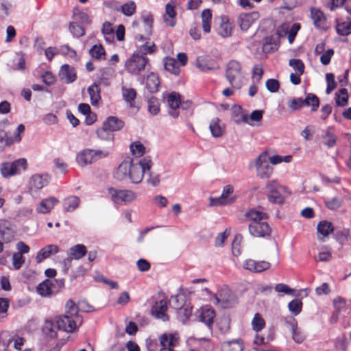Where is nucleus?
Instances as JSON below:
<instances>
[{
	"mask_svg": "<svg viewBox=\"0 0 351 351\" xmlns=\"http://www.w3.org/2000/svg\"><path fill=\"white\" fill-rule=\"evenodd\" d=\"M226 76L233 88H240L243 78L241 64L236 60L230 61L227 64Z\"/></svg>",
	"mask_w": 351,
	"mask_h": 351,
	"instance_id": "nucleus-3",
	"label": "nucleus"
},
{
	"mask_svg": "<svg viewBox=\"0 0 351 351\" xmlns=\"http://www.w3.org/2000/svg\"><path fill=\"white\" fill-rule=\"evenodd\" d=\"M202 28L204 32H210V22L212 19V13L209 9H205L202 12Z\"/></svg>",
	"mask_w": 351,
	"mask_h": 351,
	"instance_id": "nucleus-39",
	"label": "nucleus"
},
{
	"mask_svg": "<svg viewBox=\"0 0 351 351\" xmlns=\"http://www.w3.org/2000/svg\"><path fill=\"white\" fill-rule=\"evenodd\" d=\"M245 218L250 222H261L268 218L267 213L254 208L250 209L245 215Z\"/></svg>",
	"mask_w": 351,
	"mask_h": 351,
	"instance_id": "nucleus-26",
	"label": "nucleus"
},
{
	"mask_svg": "<svg viewBox=\"0 0 351 351\" xmlns=\"http://www.w3.org/2000/svg\"><path fill=\"white\" fill-rule=\"evenodd\" d=\"M285 190L286 189H278L273 191L271 193L268 195V199L274 204H282L284 202V197L281 193Z\"/></svg>",
	"mask_w": 351,
	"mask_h": 351,
	"instance_id": "nucleus-53",
	"label": "nucleus"
},
{
	"mask_svg": "<svg viewBox=\"0 0 351 351\" xmlns=\"http://www.w3.org/2000/svg\"><path fill=\"white\" fill-rule=\"evenodd\" d=\"M9 303L10 300L8 298H0V319L6 317L9 308Z\"/></svg>",
	"mask_w": 351,
	"mask_h": 351,
	"instance_id": "nucleus-62",
	"label": "nucleus"
},
{
	"mask_svg": "<svg viewBox=\"0 0 351 351\" xmlns=\"http://www.w3.org/2000/svg\"><path fill=\"white\" fill-rule=\"evenodd\" d=\"M196 66L202 72H208L219 68L217 62L207 56L198 57L196 60Z\"/></svg>",
	"mask_w": 351,
	"mask_h": 351,
	"instance_id": "nucleus-17",
	"label": "nucleus"
},
{
	"mask_svg": "<svg viewBox=\"0 0 351 351\" xmlns=\"http://www.w3.org/2000/svg\"><path fill=\"white\" fill-rule=\"evenodd\" d=\"M69 30L73 36L77 38L82 37L85 34L84 28L75 21L71 22L69 23Z\"/></svg>",
	"mask_w": 351,
	"mask_h": 351,
	"instance_id": "nucleus-49",
	"label": "nucleus"
},
{
	"mask_svg": "<svg viewBox=\"0 0 351 351\" xmlns=\"http://www.w3.org/2000/svg\"><path fill=\"white\" fill-rule=\"evenodd\" d=\"M80 199L77 196H70L64 200L63 206L64 211L71 212L75 210L80 204Z\"/></svg>",
	"mask_w": 351,
	"mask_h": 351,
	"instance_id": "nucleus-38",
	"label": "nucleus"
},
{
	"mask_svg": "<svg viewBox=\"0 0 351 351\" xmlns=\"http://www.w3.org/2000/svg\"><path fill=\"white\" fill-rule=\"evenodd\" d=\"M220 120L219 118H214L210 123V130L212 135L214 137H219L222 136L223 130L219 124Z\"/></svg>",
	"mask_w": 351,
	"mask_h": 351,
	"instance_id": "nucleus-40",
	"label": "nucleus"
},
{
	"mask_svg": "<svg viewBox=\"0 0 351 351\" xmlns=\"http://www.w3.org/2000/svg\"><path fill=\"white\" fill-rule=\"evenodd\" d=\"M147 66H149V59L146 56H140L137 53H134L125 63L126 71L134 75H141Z\"/></svg>",
	"mask_w": 351,
	"mask_h": 351,
	"instance_id": "nucleus-2",
	"label": "nucleus"
},
{
	"mask_svg": "<svg viewBox=\"0 0 351 351\" xmlns=\"http://www.w3.org/2000/svg\"><path fill=\"white\" fill-rule=\"evenodd\" d=\"M55 322L58 329L62 330L67 332H73L77 327V319H74L71 315H60L56 318Z\"/></svg>",
	"mask_w": 351,
	"mask_h": 351,
	"instance_id": "nucleus-12",
	"label": "nucleus"
},
{
	"mask_svg": "<svg viewBox=\"0 0 351 351\" xmlns=\"http://www.w3.org/2000/svg\"><path fill=\"white\" fill-rule=\"evenodd\" d=\"M89 53L93 58L97 60L105 59V50L101 45H95L93 46L92 48L89 50Z\"/></svg>",
	"mask_w": 351,
	"mask_h": 351,
	"instance_id": "nucleus-46",
	"label": "nucleus"
},
{
	"mask_svg": "<svg viewBox=\"0 0 351 351\" xmlns=\"http://www.w3.org/2000/svg\"><path fill=\"white\" fill-rule=\"evenodd\" d=\"M238 111L241 112V116L239 117V114L237 113L235 116L237 119H234V121L237 123H240L241 122L247 123L250 125H252V123L249 121H261L263 119V110H256L252 112L250 117L247 114L242 113L241 108L239 107Z\"/></svg>",
	"mask_w": 351,
	"mask_h": 351,
	"instance_id": "nucleus-18",
	"label": "nucleus"
},
{
	"mask_svg": "<svg viewBox=\"0 0 351 351\" xmlns=\"http://www.w3.org/2000/svg\"><path fill=\"white\" fill-rule=\"evenodd\" d=\"M348 99V90L345 88H341L335 93V101L337 106H344L347 104Z\"/></svg>",
	"mask_w": 351,
	"mask_h": 351,
	"instance_id": "nucleus-44",
	"label": "nucleus"
},
{
	"mask_svg": "<svg viewBox=\"0 0 351 351\" xmlns=\"http://www.w3.org/2000/svg\"><path fill=\"white\" fill-rule=\"evenodd\" d=\"M88 93L90 95V99L93 106L97 105L101 100L100 88L97 83H94L88 88Z\"/></svg>",
	"mask_w": 351,
	"mask_h": 351,
	"instance_id": "nucleus-33",
	"label": "nucleus"
},
{
	"mask_svg": "<svg viewBox=\"0 0 351 351\" xmlns=\"http://www.w3.org/2000/svg\"><path fill=\"white\" fill-rule=\"evenodd\" d=\"M311 19L313 23L317 28L324 29L326 27V19L324 13L319 9L311 8Z\"/></svg>",
	"mask_w": 351,
	"mask_h": 351,
	"instance_id": "nucleus-25",
	"label": "nucleus"
},
{
	"mask_svg": "<svg viewBox=\"0 0 351 351\" xmlns=\"http://www.w3.org/2000/svg\"><path fill=\"white\" fill-rule=\"evenodd\" d=\"M319 99L313 93H308L305 99L294 98L288 101V106L293 110H299L303 106H311L312 111H316L319 108Z\"/></svg>",
	"mask_w": 351,
	"mask_h": 351,
	"instance_id": "nucleus-5",
	"label": "nucleus"
},
{
	"mask_svg": "<svg viewBox=\"0 0 351 351\" xmlns=\"http://www.w3.org/2000/svg\"><path fill=\"white\" fill-rule=\"evenodd\" d=\"M167 103L171 109H176L180 104V95L177 93H171L167 97Z\"/></svg>",
	"mask_w": 351,
	"mask_h": 351,
	"instance_id": "nucleus-52",
	"label": "nucleus"
},
{
	"mask_svg": "<svg viewBox=\"0 0 351 351\" xmlns=\"http://www.w3.org/2000/svg\"><path fill=\"white\" fill-rule=\"evenodd\" d=\"M160 343L159 351H174L173 348L179 343V338L176 335L163 334L160 337Z\"/></svg>",
	"mask_w": 351,
	"mask_h": 351,
	"instance_id": "nucleus-16",
	"label": "nucleus"
},
{
	"mask_svg": "<svg viewBox=\"0 0 351 351\" xmlns=\"http://www.w3.org/2000/svg\"><path fill=\"white\" fill-rule=\"evenodd\" d=\"M148 111L153 115L157 114L160 111V103L155 97H152L148 99Z\"/></svg>",
	"mask_w": 351,
	"mask_h": 351,
	"instance_id": "nucleus-54",
	"label": "nucleus"
},
{
	"mask_svg": "<svg viewBox=\"0 0 351 351\" xmlns=\"http://www.w3.org/2000/svg\"><path fill=\"white\" fill-rule=\"evenodd\" d=\"M258 18L259 14L257 12L243 13L240 14L238 23L243 31H247Z\"/></svg>",
	"mask_w": 351,
	"mask_h": 351,
	"instance_id": "nucleus-19",
	"label": "nucleus"
},
{
	"mask_svg": "<svg viewBox=\"0 0 351 351\" xmlns=\"http://www.w3.org/2000/svg\"><path fill=\"white\" fill-rule=\"evenodd\" d=\"M122 95L124 100L130 104V108H136L134 100L136 97V91L133 88L122 87Z\"/></svg>",
	"mask_w": 351,
	"mask_h": 351,
	"instance_id": "nucleus-31",
	"label": "nucleus"
},
{
	"mask_svg": "<svg viewBox=\"0 0 351 351\" xmlns=\"http://www.w3.org/2000/svg\"><path fill=\"white\" fill-rule=\"evenodd\" d=\"M167 300L165 298L156 301L151 310L152 314L164 322L169 320V316L166 313L167 311Z\"/></svg>",
	"mask_w": 351,
	"mask_h": 351,
	"instance_id": "nucleus-14",
	"label": "nucleus"
},
{
	"mask_svg": "<svg viewBox=\"0 0 351 351\" xmlns=\"http://www.w3.org/2000/svg\"><path fill=\"white\" fill-rule=\"evenodd\" d=\"M300 24L298 23H293L291 27L286 30V34L287 35L288 40L290 43H292L298 34V32L300 29Z\"/></svg>",
	"mask_w": 351,
	"mask_h": 351,
	"instance_id": "nucleus-56",
	"label": "nucleus"
},
{
	"mask_svg": "<svg viewBox=\"0 0 351 351\" xmlns=\"http://www.w3.org/2000/svg\"><path fill=\"white\" fill-rule=\"evenodd\" d=\"M288 307L293 315H297L302 311V302L300 300L294 299L289 303Z\"/></svg>",
	"mask_w": 351,
	"mask_h": 351,
	"instance_id": "nucleus-55",
	"label": "nucleus"
},
{
	"mask_svg": "<svg viewBox=\"0 0 351 351\" xmlns=\"http://www.w3.org/2000/svg\"><path fill=\"white\" fill-rule=\"evenodd\" d=\"M108 192L110 195L111 200L114 204L123 203L128 204L134 201L136 197V193L130 190H118L113 187L108 189Z\"/></svg>",
	"mask_w": 351,
	"mask_h": 351,
	"instance_id": "nucleus-8",
	"label": "nucleus"
},
{
	"mask_svg": "<svg viewBox=\"0 0 351 351\" xmlns=\"http://www.w3.org/2000/svg\"><path fill=\"white\" fill-rule=\"evenodd\" d=\"M178 315L182 317V322H186L192 315V308L189 305L184 304L178 309Z\"/></svg>",
	"mask_w": 351,
	"mask_h": 351,
	"instance_id": "nucleus-60",
	"label": "nucleus"
},
{
	"mask_svg": "<svg viewBox=\"0 0 351 351\" xmlns=\"http://www.w3.org/2000/svg\"><path fill=\"white\" fill-rule=\"evenodd\" d=\"M59 252V247L56 245L51 244L40 249L36 256V261L40 263L43 260L56 254Z\"/></svg>",
	"mask_w": 351,
	"mask_h": 351,
	"instance_id": "nucleus-22",
	"label": "nucleus"
},
{
	"mask_svg": "<svg viewBox=\"0 0 351 351\" xmlns=\"http://www.w3.org/2000/svg\"><path fill=\"white\" fill-rule=\"evenodd\" d=\"M103 125L110 131L115 132L123 128L124 122L117 117L110 116L104 122Z\"/></svg>",
	"mask_w": 351,
	"mask_h": 351,
	"instance_id": "nucleus-27",
	"label": "nucleus"
},
{
	"mask_svg": "<svg viewBox=\"0 0 351 351\" xmlns=\"http://www.w3.org/2000/svg\"><path fill=\"white\" fill-rule=\"evenodd\" d=\"M250 234L254 237L268 238L271 234V228L264 221L261 222H250L248 225Z\"/></svg>",
	"mask_w": 351,
	"mask_h": 351,
	"instance_id": "nucleus-10",
	"label": "nucleus"
},
{
	"mask_svg": "<svg viewBox=\"0 0 351 351\" xmlns=\"http://www.w3.org/2000/svg\"><path fill=\"white\" fill-rule=\"evenodd\" d=\"M49 182L47 176L34 175L29 182V188L32 190H39L47 186Z\"/></svg>",
	"mask_w": 351,
	"mask_h": 351,
	"instance_id": "nucleus-24",
	"label": "nucleus"
},
{
	"mask_svg": "<svg viewBox=\"0 0 351 351\" xmlns=\"http://www.w3.org/2000/svg\"><path fill=\"white\" fill-rule=\"evenodd\" d=\"M221 351H243V341L241 339L223 341L221 343Z\"/></svg>",
	"mask_w": 351,
	"mask_h": 351,
	"instance_id": "nucleus-23",
	"label": "nucleus"
},
{
	"mask_svg": "<svg viewBox=\"0 0 351 351\" xmlns=\"http://www.w3.org/2000/svg\"><path fill=\"white\" fill-rule=\"evenodd\" d=\"M97 136L104 141H108L112 142L114 140V134L112 131L108 128H105L104 125L97 130Z\"/></svg>",
	"mask_w": 351,
	"mask_h": 351,
	"instance_id": "nucleus-48",
	"label": "nucleus"
},
{
	"mask_svg": "<svg viewBox=\"0 0 351 351\" xmlns=\"http://www.w3.org/2000/svg\"><path fill=\"white\" fill-rule=\"evenodd\" d=\"M257 175L261 178H268L273 172V168L268 163V161L256 170Z\"/></svg>",
	"mask_w": 351,
	"mask_h": 351,
	"instance_id": "nucleus-50",
	"label": "nucleus"
},
{
	"mask_svg": "<svg viewBox=\"0 0 351 351\" xmlns=\"http://www.w3.org/2000/svg\"><path fill=\"white\" fill-rule=\"evenodd\" d=\"M336 30L338 34L347 36L351 34V21L337 22Z\"/></svg>",
	"mask_w": 351,
	"mask_h": 351,
	"instance_id": "nucleus-43",
	"label": "nucleus"
},
{
	"mask_svg": "<svg viewBox=\"0 0 351 351\" xmlns=\"http://www.w3.org/2000/svg\"><path fill=\"white\" fill-rule=\"evenodd\" d=\"M160 80L156 74L150 73L147 77L146 88L150 93H156L158 90Z\"/></svg>",
	"mask_w": 351,
	"mask_h": 351,
	"instance_id": "nucleus-30",
	"label": "nucleus"
},
{
	"mask_svg": "<svg viewBox=\"0 0 351 351\" xmlns=\"http://www.w3.org/2000/svg\"><path fill=\"white\" fill-rule=\"evenodd\" d=\"M252 325L253 329L255 331L258 332L264 328L265 323L264 319L260 316V315L258 313H256L255 314L252 321Z\"/></svg>",
	"mask_w": 351,
	"mask_h": 351,
	"instance_id": "nucleus-59",
	"label": "nucleus"
},
{
	"mask_svg": "<svg viewBox=\"0 0 351 351\" xmlns=\"http://www.w3.org/2000/svg\"><path fill=\"white\" fill-rule=\"evenodd\" d=\"M152 165V162L148 158H144L136 163H134L132 158H126L117 167L114 177L119 181L130 180L133 184H138L144 174L149 172Z\"/></svg>",
	"mask_w": 351,
	"mask_h": 351,
	"instance_id": "nucleus-1",
	"label": "nucleus"
},
{
	"mask_svg": "<svg viewBox=\"0 0 351 351\" xmlns=\"http://www.w3.org/2000/svg\"><path fill=\"white\" fill-rule=\"evenodd\" d=\"M87 253L86 247L83 244H77L69 249V255L71 258L79 260L84 257Z\"/></svg>",
	"mask_w": 351,
	"mask_h": 351,
	"instance_id": "nucleus-32",
	"label": "nucleus"
},
{
	"mask_svg": "<svg viewBox=\"0 0 351 351\" xmlns=\"http://www.w3.org/2000/svg\"><path fill=\"white\" fill-rule=\"evenodd\" d=\"M218 34L223 38L229 37L232 34L231 24L228 22H222L218 29Z\"/></svg>",
	"mask_w": 351,
	"mask_h": 351,
	"instance_id": "nucleus-58",
	"label": "nucleus"
},
{
	"mask_svg": "<svg viewBox=\"0 0 351 351\" xmlns=\"http://www.w3.org/2000/svg\"><path fill=\"white\" fill-rule=\"evenodd\" d=\"M59 77L66 84L73 82L77 77L74 67L69 64L62 65L59 71Z\"/></svg>",
	"mask_w": 351,
	"mask_h": 351,
	"instance_id": "nucleus-21",
	"label": "nucleus"
},
{
	"mask_svg": "<svg viewBox=\"0 0 351 351\" xmlns=\"http://www.w3.org/2000/svg\"><path fill=\"white\" fill-rule=\"evenodd\" d=\"M289 64L291 66L295 73L302 75L304 72V64L303 62L300 59H290Z\"/></svg>",
	"mask_w": 351,
	"mask_h": 351,
	"instance_id": "nucleus-51",
	"label": "nucleus"
},
{
	"mask_svg": "<svg viewBox=\"0 0 351 351\" xmlns=\"http://www.w3.org/2000/svg\"><path fill=\"white\" fill-rule=\"evenodd\" d=\"M15 230L7 220H0V238L5 242H10L14 237Z\"/></svg>",
	"mask_w": 351,
	"mask_h": 351,
	"instance_id": "nucleus-20",
	"label": "nucleus"
},
{
	"mask_svg": "<svg viewBox=\"0 0 351 351\" xmlns=\"http://www.w3.org/2000/svg\"><path fill=\"white\" fill-rule=\"evenodd\" d=\"M25 259L21 253H14L12 256V264L16 269H19L24 263Z\"/></svg>",
	"mask_w": 351,
	"mask_h": 351,
	"instance_id": "nucleus-64",
	"label": "nucleus"
},
{
	"mask_svg": "<svg viewBox=\"0 0 351 351\" xmlns=\"http://www.w3.org/2000/svg\"><path fill=\"white\" fill-rule=\"evenodd\" d=\"M176 12L175 6L171 3H168L165 6V14H164V22L170 27L176 25Z\"/></svg>",
	"mask_w": 351,
	"mask_h": 351,
	"instance_id": "nucleus-29",
	"label": "nucleus"
},
{
	"mask_svg": "<svg viewBox=\"0 0 351 351\" xmlns=\"http://www.w3.org/2000/svg\"><path fill=\"white\" fill-rule=\"evenodd\" d=\"M343 201L341 199L335 197L331 200L325 201L326 206L330 210H335L340 208L342 205Z\"/></svg>",
	"mask_w": 351,
	"mask_h": 351,
	"instance_id": "nucleus-63",
	"label": "nucleus"
},
{
	"mask_svg": "<svg viewBox=\"0 0 351 351\" xmlns=\"http://www.w3.org/2000/svg\"><path fill=\"white\" fill-rule=\"evenodd\" d=\"M285 322L287 327L291 331L293 341L298 343H302L304 339V335L298 328L295 319L289 316L285 319Z\"/></svg>",
	"mask_w": 351,
	"mask_h": 351,
	"instance_id": "nucleus-15",
	"label": "nucleus"
},
{
	"mask_svg": "<svg viewBox=\"0 0 351 351\" xmlns=\"http://www.w3.org/2000/svg\"><path fill=\"white\" fill-rule=\"evenodd\" d=\"M156 49L157 47L153 42H146L145 44L140 45L134 53H137L140 56H145L147 54L155 53Z\"/></svg>",
	"mask_w": 351,
	"mask_h": 351,
	"instance_id": "nucleus-37",
	"label": "nucleus"
},
{
	"mask_svg": "<svg viewBox=\"0 0 351 351\" xmlns=\"http://www.w3.org/2000/svg\"><path fill=\"white\" fill-rule=\"evenodd\" d=\"M165 69L174 75L180 73V68L173 58H167L165 61Z\"/></svg>",
	"mask_w": 351,
	"mask_h": 351,
	"instance_id": "nucleus-47",
	"label": "nucleus"
},
{
	"mask_svg": "<svg viewBox=\"0 0 351 351\" xmlns=\"http://www.w3.org/2000/svg\"><path fill=\"white\" fill-rule=\"evenodd\" d=\"M145 147L139 141L132 143L130 145V150L132 153L137 157H141L145 154Z\"/></svg>",
	"mask_w": 351,
	"mask_h": 351,
	"instance_id": "nucleus-57",
	"label": "nucleus"
},
{
	"mask_svg": "<svg viewBox=\"0 0 351 351\" xmlns=\"http://www.w3.org/2000/svg\"><path fill=\"white\" fill-rule=\"evenodd\" d=\"M136 9V5L134 1H129L128 2L123 4L120 9H117V10H121V12L127 16H131L133 15Z\"/></svg>",
	"mask_w": 351,
	"mask_h": 351,
	"instance_id": "nucleus-45",
	"label": "nucleus"
},
{
	"mask_svg": "<svg viewBox=\"0 0 351 351\" xmlns=\"http://www.w3.org/2000/svg\"><path fill=\"white\" fill-rule=\"evenodd\" d=\"M73 17L76 20L75 22H77V23L79 22V23H81L82 24H86V25L90 24L91 19H90V17L88 16V15L86 13L80 10L77 8H75L73 10Z\"/></svg>",
	"mask_w": 351,
	"mask_h": 351,
	"instance_id": "nucleus-42",
	"label": "nucleus"
},
{
	"mask_svg": "<svg viewBox=\"0 0 351 351\" xmlns=\"http://www.w3.org/2000/svg\"><path fill=\"white\" fill-rule=\"evenodd\" d=\"M322 138L324 140V144L328 148L334 147L337 142V136L331 131L330 128L323 131Z\"/></svg>",
	"mask_w": 351,
	"mask_h": 351,
	"instance_id": "nucleus-36",
	"label": "nucleus"
},
{
	"mask_svg": "<svg viewBox=\"0 0 351 351\" xmlns=\"http://www.w3.org/2000/svg\"><path fill=\"white\" fill-rule=\"evenodd\" d=\"M108 151L86 149L77 154L76 160L80 166L84 167L108 156Z\"/></svg>",
	"mask_w": 351,
	"mask_h": 351,
	"instance_id": "nucleus-4",
	"label": "nucleus"
},
{
	"mask_svg": "<svg viewBox=\"0 0 351 351\" xmlns=\"http://www.w3.org/2000/svg\"><path fill=\"white\" fill-rule=\"evenodd\" d=\"M215 304L222 308L233 307L237 304V298L228 287L221 289L215 295Z\"/></svg>",
	"mask_w": 351,
	"mask_h": 351,
	"instance_id": "nucleus-7",
	"label": "nucleus"
},
{
	"mask_svg": "<svg viewBox=\"0 0 351 351\" xmlns=\"http://www.w3.org/2000/svg\"><path fill=\"white\" fill-rule=\"evenodd\" d=\"M58 199L54 197H50L43 199L37 207V211L40 213H48L58 203Z\"/></svg>",
	"mask_w": 351,
	"mask_h": 351,
	"instance_id": "nucleus-28",
	"label": "nucleus"
},
{
	"mask_svg": "<svg viewBox=\"0 0 351 351\" xmlns=\"http://www.w3.org/2000/svg\"><path fill=\"white\" fill-rule=\"evenodd\" d=\"M326 80L327 82L326 92L327 94H330L337 87V84L335 81V75L332 73H326Z\"/></svg>",
	"mask_w": 351,
	"mask_h": 351,
	"instance_id": "nucleus-61",
	"label": "nucleus"
},
{
	"mask_svg": "<svg viewBox=\"0 0 351 351\" xmlns=\"http://www.w3.org/2000/svg\"><path fill=\"white\" fill-rule=\"evenodd\" d=\"M234 192V188L231 185H226L223 187L221 195L218 197H211L210 205L219 206L222 205L231 204L235 202L236 197L231 196Z\"/></svg>",
	"mask_w": 351,
	"mask_h": 351,
	"instance_id": "nucleus-11",
	"label": "nucleus"
},
{
	"mask_svg": "<svg viewBox=\"0 0 351 351\" xmlns=\"http://www.w3.org/2000/svg\"><path fill=\"white\" fill-rule=\"evenodd\" d=\"M65 313H66L64 315H71L74 319H79L78 307L72 300H69L66 302L65 305Z\"/></svg>",
	"mask_w": 351,
	"mask_h": 351,
	"instance_id": "nucleus-41",
	"label": "nucleus"
},
{
	"mask_svg": "<svg viewBox=\"0 0 351 351\" xmlns=\"http://www.w3.org/2000/svg\"><path fill=\"white\" fill-rule=\"evenodd\" d=\"M271 264L265 261H255L253 259L245 260L243 263V267L251 272L261 273L269 269Z\"/></svg>",
	"mask_w": 351,
	"mask_h": 351,
	"instance_id": "nucleus-13",
	"label": "nucleus"
},
{
	"mask_svg": "<svg viewBox=\"0 0 351 351\" xmlns=\"http://www.w3.org/2000/svg\"><path fill=\"white\" fill-rule=\"evenodd\" d=\"M64 286L62 280L47 279L40 283L37 288V292L42 296L47 297L58 291V289Z\"/></svg>",
	"mask_w": 351,
	"mask_h": 351,
	"instance_id": "nucleus-9",
	"label": "nucleus"
},
{
	"mask_svg": "<svg viewBox=\"0 0 351 351\" xmlns=\"http://www.w3.org/2000/svg\"><path fill=\"white\" fill-rule=\"evenodd\" d=\"M215 317V311L213 309L203 310L199 315V320L204 323L207 326L211 328L213 324V319Z\"/></svg>",
	"mask_w": 351,
	"mask_h": 351,
	"instance_id": "nucleus-34",
	"label": "nucleus"
},
{
	"mask_svg": "<svg viewBox=\"0 0 351 351\" xmlns=\"http://www.w3.org/2000/svg\"><path fill=\"white\" fill-rule=\"evenodd\" d=\"M317 230L319 234L325 237L333 232L334 227L331 222L321 221L317 225Z\"/></svg>",
	"mask_w": 351,
	"mask_h": 351,
	"instance_id": "nucleus-35",
	"label": "nucleus"
},
{
	"mask_svg": "<svg viewBox=\"0 0 351 351\" xmlns=\"http://www.w3.org/2000/svg\"><path fill=\"white\" fill-rule=\"evenodd\" d=\"M27 160L25 158H19L13 162H6L2 164L1 172L4 178H9L21 173L27 169Z\"/></svg>",
	"mask_w": 351,
	"mask_h": 351,
	"instance_id": "nucleus-6",
	"label": "nucleus"
}]
</instances>
